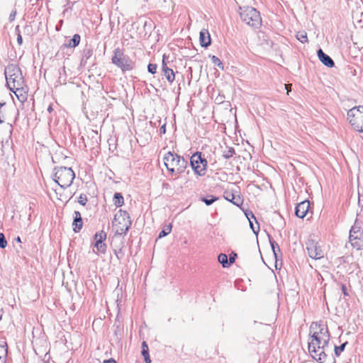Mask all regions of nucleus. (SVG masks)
<instances>
[{"label": "nucleus", "instance_id": "1", "mask_svg": "<svg viewBox=\"0 0 363 363\" xmlns=\"http://www.w3.org/2000/svg\"><path fill=\"white\" fill-rule=\"evenodd\" d=\"M330 337H317L313 335L310 337L308 342V351L311 357L319 363H324L327 358L325 348L328 346Z\"/></svg>", "mask_w": 363, "mask_h": 363}, {"label": "nucleus", "instance_id": "2", "mask_svg": "<svg viewBox=\"0 0 363 363\" xmlns=\"http://www.w3.org/2000/svg\"><path fill=\"white\" fill-rule=\"evenodd\" d=\"M163 160L168 171L172 174L182 173L187 164V162L182 157L171 152L165 154Z\"/></svg>", "mask_w": 363, "mask_h": 363}, {"label": "nucleus", "instance_id": "3", "mask_svg": "<svg viewBox=\"0 0 363 363\" xmlns=\"http://www.w3.org/2000/svg\"><path fill=\"white\" fill-rule=\"evenodd\" d=\"M240 16L244 23L252 28H258L262 25L260 14L253 7H240Z\"/></svg>", "mask_w": 363, "mask_h": 363}, {"label": "nucleus", "instance_id": "4", "mask_svg": "<svg viewBox=\"0 0 363 363\" xmlns=\"http://www.w3.org/2000/svg\"><path fill=\"white\" fill-rule=\"evenodd\" d=\"M5 76L9 89L24 86L25 82L21 71L16 65L7 66L5 69Z\"/></svg>", "mask_w": 363, "mask_h": 363}, {"label": "nucleus", "instance_id": "5", "mask_svg": "<svg viewBox=\"0 0 363 363\" xmlns=\"http://www.w3.org/2000/svg\"><path fill=\"white\" fill-rule=\"evenodd\" d=\"M54 180L62 188L69 187L73 182L75 174L70 167H60L55 169Z\"/></svg>", "mask_w": 363, "mask_h": 363}, {"label": "nucleus", "instance_id": "6", "mask_svg": "<svg viewBox=\"0 0 363 363\" xmlns=\"http://www.w3.org/2000/svg\"><path fill=\"white\" fill-rule=\"evenodd\" d=\"M112 225L116 228L117 234H125L131 225V220L128 212L119 210L114 216Z\"/></svg>", "mask_w": 363, "mask_h": 363}, {"label": "nucleus", "instance_id": "7", "mask_svg": "<svg viewBox=\"0 0 363 363\" xmlns=\"http://www.w3.org/2000/svg\"><path fill=\"white\" fill-rule=\"evenodd\" d=\"M347 120L354 130L363 132V106L350 109L347 112Z\"/></svg>", "mask_w": 363, "mask_h": 363}, {"label": "nucleus", "instance_id": "8", "mask_svg": "<svg viewBox=\"0 0 363 363\" xmlns=\"http://www.w3.org/2000/svg\"><path fill=\"white\" fill-rule=\"evenodd\" d=\"M111 61L113 64L120 67L123 71L133 69V62L128 56L124 55L123 52L120 48L115 49Z\"/></svg>", "mask_w": 363, "mask_h": 363}, {"label": "nucleus", "instance_id": "9", "mask_svg": "<svg viewBox=\"0 0 363 363\" xmlns=\"http://www.w3.org/2000/svg\"><path fill=\"white\" fill-rule=\"evenodd\" d=\"M190 164L194 173L199 177H203L206 173L207 161L202 157L201 152L193 154L190 159Z\"/></svg>", "mask_w": 363, "mask_h": 363}, {"label": "nucleus", "instance_id": "10", "mask_svg": "<svg viewBox=\"0 0 363 363\" xmlns=\"http://www.w3.org/2000/svg\"><path fill=\"white\" fill-rule=\"evenodd\" d=\"M106 233L104 230L97 232L94 236V247L93 252L96 255H105L106 252L107 245L104 242L106 239Z\"/></svg>", "mask_w": 363, "mask_h": 363}, {"label": "nucleus", "instance_id": "11", "mask_svg": "<svg viewBox=\"0 0 363 363\" xmlns=\"http://www.w3.org/2000/svg\"><path fill=\"white\" fill-rule=\"evenodd\" d=\"M306 249L309 257L312 259H320L324 257V251L318 243L313 240L306 242Z\"/></svg>", "mask_w": 363, "mask_h": 363}, {"label": "nucleus", "instance_id": "12", "mask_svg": "<svg viewBox=\"0 0 363 363\" xmlns=\"http://www.w3.org/2000/svg\"><path fill=\"white\" fill-rule=\"evenodd\" d=\"M310 335H316L317 337H330V333L328 327L323 322L320 323H312L310 326Z\"/></svg>", "mask_w": 363, "mask_h": 363}, {"label": "nucleus", "instance_id": "13", "mask_svg": "<svg viewBox=\"0 0 363 363\" xmlns=\"http://www.w3.org/2000/svg\"><path fill=\"white\" fill-rule=\"evenodd\" d=\"M310 207L308 201H303L299 203L296 207V216L298 218H303L306 216Z\"/></svg>", "mask_w": 363, "mask_h": 363}, {"label": "nucleus", "instance_id": "14", "mask_svg": "<svg viewBox=\"0 0 363 363\" xmlns=\"http://www.w3.org/2000/svg\"><path fill=\"white\" fill-rule=\"evenodd\" d=\"M11 91L14 93L17 99L23 102L27 99V89L26 86H15L14 88H10L9 89Z\"/></svg>", "mask_w": 363, "mask_h": 363}, {"label": "nucleus", "instance_id": "15", "mask_svg": "<svg viewBox=\"0 0 363 363\" xmlns=\"http://www.w3.org/2000/svg\"><path fill=\"white\" fill-rule=\"evenodd\" d=\"M223 196L227 201H230L237 206H240L242 204V200L240 196L238 194H235L232 191H225Z\"/></svg>", "mask_w": 363, "mask_h": 363}, {"label": "nucleus", "instance_id": "16", "mask_svg": "<svg viewBox=\"0 0 363 363\" xmlns=\"http://www.w3.org/2000/svg\"><path fill=\"white\" fill-rule=\"evenodd\" d=\"M317 54L319 60L324 65L328 67H333L335 65L334 61L332 60V58L324 53L321 49L318 50Z\"/></svg>", "mask_w": 363, "mask_h": 363}, {"label": "nucleus", "instance_id": "17", "mask_svg": "<svg viewBox=\"0 0 363 363\" xmlns=\"http://www.w3.org/2000/svg\"><path fill=\"white\" fill-rule=\"evenodd\" d=\"M199 41L202 47L207 48L211 44V36L208 30L203 29L199 33Z\"/></svg>", "mask_w": 363, "mask_h": 363}, {"label": "nucleus", "instance_id": "18", "mask_svg": "<svg viewBox=\"0 0 363 363\" xmlns=\"http://www.w3.org/2000/svg\"><path fill=\"white\" fill-rule=\"evenodd\" d=\"M352 246L357 250H363V235L362 236L350 237Z\"/></svg>", "mask_w": 363, "mask_h": 363}, {"label": "nucleus", "instance_id": "19", "mask_svg": "<svg viewBox=\"0 0 363 363\" xmlns=\"http://www.w3.org/2000/svg\"><path fill=\"white\" fill-rule=\"evenodd\" d=\"M74 218L73 221V225H74V230L75 232H79L82 228V219L81 216V213L79 211H74Z\"/></svg>", "mask_w": 363, "mask_h": 363}, {"label": "nucleus", "instance_id": "20", "mask_svg": "<svg viewBox=\"0 0 363 363\" xmlns=\"http://www.w3.org/2000/svg\"><path fill=\"white\" fill-rule=\"evenodd\" d=\"M162 72L167 80L170 83L173 82L175 78V75L173 70L169 68L167 66H164Z\"/></svg>", "mask_w": 363, "mask_h": 363}, {"label": "nucleus", "instance_id": "21", "mask_svg": "<svg viewBox=\"0 0 363 363\" xmlns=\"http://www.w3.org/2000/svg\"><path fill=\"white\" fill-rule=\"evenodd\" d=\"M80 40V35L79 34H75L73 35L72 38L69 40L67 43L65 44V45L68 48H75L79 44Z\"/></svg>", "mask_w": 363, "mask_h": 363}, {"label": "nucleus", "instance_id": "22", "mask_svg": "<svg viewBox=\"0 0 363 363\" xmlns=\"http://www.w3.org/2000/svg\"><path fill=\"white\" fill-rule=\"evenodd\" d=\"M363 235V230L356 223L352 227L350 231V237L362 236Z\"/></svg>", "mask_w": 363, "mask_h": 363}, {"label": "nucleus", "instance_id": "23", "mask_svg": "<svg viewBox=\"0 0 363 363\" xmlns=\"http://www.w3.org/2000/svg\"><path fill=\"white\" fill-rule=\"evenodd\" d=\"M6 344L4 342V345L0 344V363H6V359L7 356V348Z\"/></svg>", "mask_w": 363, "mask_h": 363}, {"label": "nucleus", "instance_id": "24", "mask_svg": "<svg viewBox=\"0 0 363 363\" xmlns=\"http://www.w3.org/2000/svg\"><path fill=\"white\" fill-rule=\"evenodd\" d=\"M6 103L5 102H0V123H4L6 121Z\"/></svg>", "mask_w": 363, "mask_h": 363}, {"label": "nucleus", "instance_id": "25", "mask_svg": "<svg viewBox=\"0 0 363 363\" xmlns=\"http://www.w3.org/2000/svg\"><path fill=\"white\" fill-rule=\"evenodd\" d=\"M113 201L116 206H121L123 204V197L120 193H116L113 196Z\"/></svg>", "mask_w": 363, "mask_h": 363}, {"label": "nucleus", "instance_id": "26", "mask_svg": "<svg viewBox=\"0 0 363 363\" xmlns=\"http://www.w3.org/2000/svg\"><path fill=\"white\" fill-rule=\"evenodd\" d=\"M218 262L222 264L223 267H227L229 266V262L228 259V257L225 254H220L218 256Z\"/></svg>", "mask_w": 363, "mask_h": 363}, {"label": "nucleus", "instance_id": "27", "mask_svg": "<svg viewBox=\"0 0 363 363\" xmlns=\"http://www.w3.org/2000/svg\"><path fill=\"white\" fill-rule=\"evenodd\" d=\"M296 38L301 43H306L308 41L307 33L305 31L298 32Z\"/></svg>", "mask_w": 363, "mask_h": 363}, {"label": "nucleus", "instance_id": "28", "mask_svg": "<svg viewBox=\"0 0 363 363\" xmlns=\"http://www.w3.org/2000/svg\"><path fill=\"white\" fill-rule=\"evenodd\" d=\"M172 230V225L169 224L168 225H166L163 230L159 234V238H161L162 237H164L169 234Z\"/></svg>", "mask_w": 363, "mask_h": 363}, {"label": "nucleus", "instance_id": "29", "mask_svg": "<svg viewBox=\"0 0 363 363\" xmlns=\"http://www.w3.org/2000/svg\"><path fill=\"white\" fill-rule=\"evenodd\" d=\"M235 154V150L233 147H228L224 152H223V156L226 158V159H228V158H230L231 157L233 156V155Z\"/></svg>", "mask_w": 363, "mask_h": 363}, {"label": "nucleus", "instance_id": "30", "mask_svg": "<svg viewBox=\"0 0 363 363\" xmlns=\"http://www.w3.org/2000/svg\"><path fill=\"white\" fill-rule=\"evenodd\" d=\"M211 60H212L213 63L216 65L219 68H220L221 69H224L223 63L218 57H217L215 55H213L211 57Z\"/></svg>", "mask_w": 363, "mask_h": 363}, {"label": "nucleus", "instance_id": "31", "mask_svg": "<svg viewBox=\"0 0 363 363\" xmlns=\"http://www.w3.org/2000/svg\"><path fill=\"white\" fill-rule=\"evenodd\" d=\"M250 215L251 218H254L255 220V217L254 216V215L252 214V213H250V214L248 213H246V216L247 217L249 221H250V228L251 229L253 230V232L255 233H257V230H259V226H257V229L255 228V227L254 226L253 223H252L251 220H250V217L249 216Z\"/></svg>", "mask_w": 363, "mask_h": 363}, {"label": "nucleus", "instance_id": "32", "mask_svg": "<svg viewBox=\"0 0 363 363\" xmlns=\"http://www.w3.org/2000/svg\"><path fill=\"white\" fill-rule=\"evenodd\" d=\"M347 345V342H345L342 344L340 346L335 347V353L336 356H339L340 354L345 350V345Z\"/></svg>", "mask_w": 363, "mask_h": 363}, {"label": "nucleus", "instance_id": "33", "mask_svg": "<svg viewBox=\"0 0 363 363\" xmlns=\"http://www.w3.org/2000/svg\"><path fill=\"white\" fill-rule=\"evenodd\" d=\"M7 245V241L5 238V236L4 235V233H0V247L1 248H5Z\"/></svg>", "mask_w": 363, "mask_h": 363}, {"label": "nucleus", "instance_id": "34", "mask_svg": "<svg viewBox=\"0 0 363 363\" xmlns=\"http://www.w3.org/2000/svg\"><path fill=\"white\" fill-rule=\"evenodd\" d=\"M16 32L17 33V42H18V44L19 45H21L23 43V38H22V36L21 35V31H20V28H19V26H17L16 27Z\"/></svg>", "mask_w": 363, "mask_h": 363}, {"label": "nucleus", "instance_id": "35", "mask_svg": "<svg viewBox=\"0 0 363 363\" xmlns=\"http://www.w3.org/2000/svg\"><path fill=\"white\" fill-rule=\"evenodd\" d=\"M217 200V198L211 196V199L208 198H202L201 201H203L207 206L211 205L215 201Z\"/></svg>", "mask_w": 363, "mask_h": 363}, {"label": "nucleus", "instance_id": "36", "mask_svg": "<svg viewBox=\"0 0 363 363\" xmlns=\"http://www.w3.org/2000/svg\"><path fill=\"white\" fill-rule=\"evenodd\" d=\"M157 65L155 64H149L148 66H147V70L149 72H150L151 74H155L156 73V71H157Z\"/></svg>", "mask_w": 363, "mask_h": 363}, {"label": "nucleus", "instance_id": "37", "mask_svg": "<svg viewBox=\"0 0 363 363\" xmlns=\"http://www.w3.org/2000/svg\"><path fill=\"white\" fill-rule=\"evenodd\" d=\"M87 201V198L85 194H81L78 198V202L84 206Z\"/></svg>", "mask_w": 363, "mask_h": 363}, {"label": "nucleus", "instance_id": "38", "mask_svg": "<svg viewBox=\"0 0 363 363\" xmlns=\"http://www.w3.org/2000/svg\"><path fill=\"white\" fill-rule=\"evenodd\" d=\"M270 244H271L272 248L273 250V252H274V255L276 256L277 255L276 247L279 250V245L274 241H271V240H270Z\"/></svg>", "mask_w": 363, "mask_h": 363}, {"label": "nucleus", "instance_id": "39", "mask_svg": "<svg viewBox=\"0 0 363 363\" xmlns=\"http://www.w3.org/2000/svg\"><path fill=\"white\" fill-rule=\"evenodd\" d=\"M237 256L235 253L230 255L229 257V265L235 262V258Z\"/></svg>", "mask_w": 363, "mask_h": 363}, {"label": "nucleus", "instance_id": "40", "mask_svg": "<svg viewBox=\"0 0 363 363\" xmlns=\"http://www.w3.org/2000/svg\"><path fill=\"white\" fill-rule=\"evenodd\" d=\"M341 289H342V293L344 294L345 296H348V292H347V287L345 284H342L341 286Z\"/></svg>", "mask_w": 363, "mask_h": 363}, {"label": "nucleus", "instance_id": "41", "mask_svg": "<svg viewBox=\"0 0 363 363\" xmlns=\"http://www.w3.org/2000/svg\"><path fill=\"white\" fill-rule=\"evenodd\" d=\"M167 57L165 55H163L162 57V69H164V66H167V62H166Z\"/></svg>", "mask_w": 363, "mask_h": 363}, {"label": "nucleus", "instance_id": "42", "mask_svg": "<svg viewBox=\"0 0 363 363\" xmlns=\"http://www.w3.org/2000/svg\"><path fill=\"white\" fill-rule=\"evenodd\" d=\"M142 355L144 357H149L148 349L142 350Z\"/></svg>", "mask_w": 363, "mask_h": 363}, {"label": "nucleus", "instance_id": "43", "mask_svg": "<svg viewBox=\"0 0 363 363\" xmlns=\"http://www.w3.org/2000/svg\"><path fill=\"white\" fill-rule=\"evenodd\" d=\"M16 11H12V12L11 13V14H10V16H9V20H10L11 21H13V20H14L15 16H16Z\"/></svg>", "mask_w": 363, "mask_h": 363}, {"label": "nucleus", "instance_id": "44", "mask_svg": "<svg viewBox=\"0 0 363 363\" xmlns=\"http://www.w3.org/2000/svg\"><path fill=\"white\" fill-rule=\"evenodd\" d=\"M103 363H116V362L113 359H110L108 360H104Z\"/></svg>", "mask_w": 363, "mask_h": 363}, {"label": "nucleus", "instance_id": "45", "mask_svg": "<svg viewBox=\"0 0 363 363\" xmlns=\"http://www.w3.org/2000/svg\"><path fill=\"white\" fill-rule=\"evenodd\" d=\"M291 84H285V88L287 90V94H289V92L291 91Z\"/></svg>", "mask_w": 363, "mask_h": 363}, {"label": "nucleus", "instance_id": "46", "mask_svg": "<svg viewBox=\"0 0 363 363\" xmlns=\"http://www.w3.org/2000/svg\"><path fill=\"white\" fill-rule=\"evenodd\" d=\"M142 349L144 350V349H148V347H147V345L146 343V342H143L142 343Z\"/></svg>", "mask_w": 363, "mask_h": 363}, {"label": "nucleus", "instance_id": "47", "mask_svg": "<svg viewBox=\"0 0 363 363\" xmlns=\"http://www.w3.org/2000/svg\"><path fill=\"white\" fill-rule=\"evenodd\" d=\"M145 363H151V359L149 357H144Z\"/></svg>", "mask_w": 363, "mask_h": 363}, {"label": "nucleus", "instance_id": "48", "mask_svg": "<svg viewBox=\"0 0 363 363\" xmlns=\"http://www.w3.org/2000/svg\"><path fill=\"white\" fill-rule=\"evenodd\" d=\"M165 131H166L165 125H162L160 128V132L162 133H165Z\"/></svg>", "mask_w": 363, "mask_h": 363}, {"label": "nucleus", "instance_id": "49", "mask_svg": "<svg viewBox=\"0 0 363 363\" xmlns=\"http://www.w3.org/2000/svg\"><path fill=\"white\" fill-rule=\"evenodd\" d=\"M48 112H50V113L52 111V106H51V105H50V106H48Z\"/></svg>", "mask_w": 363, "mask_h": 363}, {"label": "nucleus", "instance_id": "50", "mask_svg": "<svg viewBox=\"0 0 363 363\" xmlns=\"http://www.w3.org/2000/svg\"><path fill=\"white\" fill-rule=\"evenodd\" d=\"M15 240H16V242H21V240L20 237H17V238L15 239Z\"/></svg>", "mask_w": 363, "mask_h": 363}]
</instances>
